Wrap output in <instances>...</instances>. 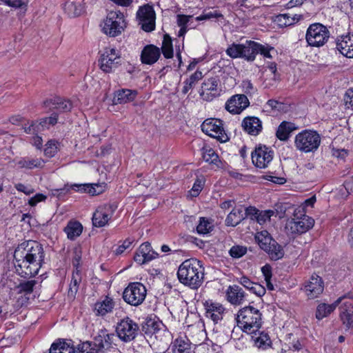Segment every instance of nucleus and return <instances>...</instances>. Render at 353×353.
I'll list each match as a JSON object with an SVG mask.
<instances>
[{"instance_id":"8fccbe9b","label":"nucleus","mask_w":353,"mask_h":353,"mask_svg":"<svg viewBox=\"0 0 353 353\" xmlns=\"http://www.w3.org/2000/svg\"><path fill=\"white\" fill-rule=\"evenodd\" d=\"M58 115L57 113H52L50 117H45L40 119L38 121L39 125L41 130V131L45 129L49 128L50 125H54L57 123Z\"/></svg>"},{"instance_id":"49530a36","label":"nucleus","mask_w":353,"mask_h":353,"mask_svg":"<svg viewBox=\"0 0 353 353\" xmlns=\"http://www.w3.org/2000/svg\"><path fill=\"white\" fill-rule=\"evenodd\" d=\"M75 353H99L96 342L85 341L78 345Z\"/></svg>"},{"instance_id":"2eb2a0df","label":"nucleus","mask_w":353,"mask_h":353,"mask_svg":"<svg viewBox=\"0 0 353 353\" xmlns=\"http://www.w3.org/2000/svg\"><path fill=\"white\" fill-rule=\"evenodd\" d=\"M219 83V79L217 77L205 79L199 92L201 97L206 101H211L219 96L221 90L218 88Z\"/></svg>"},{"instance_id":"9b49d317","label":"nucleus","mask_w":353,"mask_h":353,"mask_svg":"<svg viewBox=\"0 0 353 353\" xmlns=\"http://www.w3.org/2000/svg\"><path fill=\"white\" fill-rule=\"evenodd\" d=\"M201 130L205 134L216 138L221 142H225L228 139V136L225 133L222 121L220 119H206L201 125Z\"/></svg>"},{"instance_id":"20e7f679","label":"nucleus","mask_w":353,"mask_h":353,"mask_svg":"<svg viewBox=\"0 0 353 353\" xmlns=\"http://www.w3.org/2000/svg\"><path fill=\"white\" fill-rule=\"evenodd\" d=\"M321 143L320 134L315 130H304L294 138V146L297 150L304 152H315Z\"/></svg>"},{"instance_id":"680f3d73","label":"nucleus","mask_w":353,"mask_h":353,"mask_svg":"<svg viewBox=\"0 0 353 353\" xmlns=\"http://www.w3.org/2000/svg\"><path fill=\"white\" fill-rule=\"evenodd\" d=\"M212 18H216V19L223 18V15L217 10L210 11L208 12H203L202 14L197 17L196 18V20L199 21H203V20L211 19Z\"/></svg>"},{"instance_id":"37998d69","label":"nucleus","mask_w":353,"mask_h":353,"mask_svg":"<svg viewBox=\"0 0 353 353\" xmlns=\"http://www.w3.org/2000/svg\"><path fill=\"white\" fill-rule=\"evenodd\" d=\"M64 10L71 17L79 16L83 12V7L80 3L68 1L64 6Z\"/></svg>"},{"instance_id":"603ef678","label":"nucleus","mask_w":353,"mask_h":353,"mask_svg":"<svg viewBox=\"0 0 353 353\" xmlns=\"http://www.w3.org/2000/svg\"><path fill=\"white\" fill-rule=\"evenodd\" d=\"M190 345L183 339H176L174 342V353H190Z\"/></svg>"},{"instance_id":"bf43d9fd","label":"nucleus","mask_w":353,"mask_h":353,"mask_svg":"<svg viewBox=\"0 0 353 353\" xmlns=\"http://www.w3.org/2000/svg\"><path fill=\"white\" fill-rule=\"evenodd\" d=\"M256 46H257L256 47V55L257 54H261L265 58H268V59L272 58V55L270 54V51L274 50L273 47L270 46L268 45H265V46L262 45L257 42H256Z\"/></svg>"},{"instance_id":"c85d7f7f","label":"nucleus","mask_w":353,"mask_h":353,"mask_svg":"<svg viewBox=\"0 0 353 353\" xmlns=\"http://www.w3.org/2000/svg\"><path fill=\"white\" fill-rule=\"evenodd\" d=\"M340 316L347 327L353 326V305L350 301L345 302L340 307Z\"/></svg>"},{"instance_id":"6e6d98bb","label":"nucleus","mask_w":353,"mask_h":353,"mask_svg":"<svg viewBox=\"0 0 353 353\" xmlns=\"http://www.w3.org/2000/svg\"><path fill=\"white\" fill-rule=\"evenodd\" d=\"M57 141L54 140L48 141L44 149L45 155L48 157H54L57 152Z\"/></svg>"},{"instance_id":"cd10ccee","label":"nucleus","mask_w":353,"mask_h":353,"mask_svg":"<svg viewBox=\"0 0 353 353\" xmlns=\"http://www.w3.org/2000/svg\"><path fill=\"white\" fill-rule=\"evenodd\" d=\"M343 299V297H339L334 303L330 305L326 303L319 304L316 308V318L318 320H321L328 316L336 309Z\"/></svg>"},{"instance_id":"b1692460","label":"nucleus","mask_w":353,"mask_h":353,"mask_svg":"<svg viewBox=\"0 0 353 353\" xmlns=\"http://www.w3.org/2000/svg\"><path fill=\"white\" fill-rule=\"evenodd\" d=\"M115 306V302L113 299L106 296L103 299L99 300L94 307V312L96 315L104 316L108 313H111Z\"/></svg>"},{"instance_id":"f8f14e48","label":"nucleus","mask_w":353,"mask_h":353,"mask_svg":"<svg viewBox=\"0 0 353 353\" xmlns=\"http://www.w3.org/2000/svg\"><path fill=\"white\" fill-rule=\"evenodd\" d=\"M105 183H92V184H73L69 186L65 185L63 188L55 190L56 192H60V194H66L70 190L76 192H87L92 196L98 195L104 192Z\"/></svg>"},{"instance_id":"1a4fd4ad","label":"nucleus","mask_w":353,"mask_h":353,"mask_svg":"<svg viewBox=\"0 0 353 353\" xmlns=\"http://www.w3.org/2000/svg\"><path fill=\"white\" fill-rule=\"evenodd\" d=\"M137 19L143 30L150 32L155 29L156 14L152 6H140L137 12Z\"/></svg>"},{"instance_id":"774afa93","label":"nucleus","mask_w":353,"mask_h":353,"mask_svg":"<svg viewBox=\"0 0 353 353\" xmlns=\"http://www.w3.org/2000/svg\"><path fill=\"white\" fill-rule=\"evenodd\" d=\"M14 188L19 191L23 192L26 195H30L34 192V190L30 187H28L23 183H18L14 185Z\"/></svg>"},{"instance_id":"9d476101","label":"nucleus","mask_w":353,"mask_h":353,"mask_svg":"<svg viewBox=\"0 0 353 353\" xmlns=\"http://www.w3.org/2000/svg\"><path fill=\"white\" fill-rule=\"evenodd\" d=\"M314 224V220L305 214L289 221L286 225L288 232L291 234H301L307 232Z\"/></svg>"},{"instance_id":"7ed1b4c3","label":"nucleus","mask_w":353,"mask_h":353,"mask_svg":"<svg viewBox=\"0 0 353 353\" xmlns=\"http://www.w3.org/2000/svg\"><path fill=\"white\" fill-rule=\"evenodd\" d=\"M236 321L237 326L244 332L253 333L261 326V314L252 306H246L238 312Z\"/></svg>"},{"instance_id":"a878e982","label":"nucleus","mask_w":353,"mask_h":353,"mask_svg":"<svg viewBox=\"0 0 353 353\" xmlns=\"http://www.w3.org/2000/svg\"><path fill=\"white\" fill-rule=\"evenodd\" d=\"M227 299L233 305H240L245 297L244 291L238 285L230 286L227 290Z\"/></svg>"},{"instance_id":"5701e85b","label":"nucleus","mask_w":353,"mask_h":353,"mask_svg":"<svg viewBox=\"0 0 353 353\" xmlns=\"http://www.w3.org/2000/svg\"><path fill=\"white\" fill-rule=\"evenodd\" d=\"M241 126L245 132L252 136L258 135L263 129L261 121L256 117H247L243 119Z\"/></svg>"},{"instance_id":"052dcab7","label":"nucleus","mask_w":353,"mask_h":353,"mask_svg":"<svg viewBox=\"0 0 353 353\" xmlns=\"http://www.w3.org/2000/svg\"><path fill=\"white\" fill-rule=\"evenodd\" d=\"M247 252V248L242 245H234L232 246L229 253L230 256L233 258H240L245 255Z\"/></svg>"},{"instance_id":"864d4df0","label":"nucleus","mask_w":353,"mask_h":353,"mask_svg":"<svg viewBox=\"0 0 353 353\" xmlns=\"http://www.w3.org/2000/svg\"><path fill=\"white\" fill-rule=\"evenodd\" d=\"M37 284V281L34 280H30L20 283L17 286L19 292L20 293H25L26 294H31L33 292L34 288Z\"/></svg>"},{"instance_id":"6e6552de","label":"nucleus","mask_w":353,"mask_h":353,"mask_svg":"<svg viewBox=\"0 0 353 353\" xmlns=\"http://www.w3.org/2000/svg\"><path fill=\"white\" fill-rule=\"evenodd\" d=\"M139 330L138 324L128 316L118 322L116 327L118 337L124 342L134 340L138 334Z\"/></svg>"},{"instance_id":"6ab92c4d","label":"nucleus","mask_w":353,"mask_h":353,"mask_svg":"<svg viewBox=\"0 0 353 353\" xmlns=\"http://www.w3.org/2000/svg\"><path fill=\"white\" fill-rule=\"evenodd\" d=\"M205 316L217 323L223 319L225 307L220 303L212 300H207L203 303Z\"/></svg>"},{"instance_id":"f704fd0d","label":"nucleus","mask_w":353,"mask_h":353,"mask_svg":"<svg viewBox=\"0 0 353 353\" xmlns=\"http://www.w3.org/2000/svg\"><path fill=\"white\" fill-rule=\"evenodd\" d=\"M49 353H75V347L64 340H59L52 344Z\"/></svg>"},{"instance_id":"4c0bfd02","label":"nucleus","mask_w":353,"mask_h":353,"mask_svg":"<svg viewBox=\"0 0 353 353\" xmlns=\"http://www.w3.org/2000/svg\"><path fill=\"white\" fill-rule=\"evenodd\" d=\"M44 161L42 159H30L23 158L17 162V165L20 168L33 169L34 168H41L43 165Z\"/></svg>"},{"instance_id":"5fc2aeb1","label":"nucleus","mask_w":353,"mask_h":353,"mask_svg":"<svg viewBox=\"0 0 353 353\" xmlns=\"http://www.w3.org/2000/svg\"><path fill=\"white\" fill-rule=\"evenodd\" d=\"M283 103L274 99H270L267 101V103L265 105V107L266 108L267 112L270 111H278L280 112L283 110Z\"/></svg>"},{"instance_id":"f257e3e1","label":"nucleus","mask_w":353,"mask_h":353,"mask_svg":"<svg viewBox=\"0 0 353 353\" xmlns=\"http://www.w3.org/2000/svg\"><path fill=\"white\" fill-rule=\"evenodd\" d=\"M42 245L36 241H26L14 250L13 264L16 272L24 278H30L38 274L44 261Z\"/></svg>"},{"instance_id":"a19ab883","label":"nucleus","mask_w":353,"mask_h":353,"mask_svg":"<svg viewBox=\"0 0 353 353\" xmlns=\"http://www.w3.org/2000/svg\"><path fill=\"white\" fill-rule=\"evenodd\" d=\"M203 78L201 71L196 70L190 77L184 81V86L182 89V93L185 94L190 90L193 88L196 83Z\"/></svg>"},{"instance_id":"2f4dec72","label":"nucleus","mask_w":353,"mask_h":353,"mask_svg":"<svg viewBox=\"0 0 353 353\" xmlns=\"http://www.w3.org/2000/svg\"><path fill=\"white\" fill-rule=\"evenodd\" d=\"M83 231V226L79 221H70L64 228L68 239L71 241L75 240L79 236Z\"/></svg>"},{"instance_id":"473e14b6","label":"nucleus","mask_w":353,"mask_h":353,"mask_svg":"<svg viewBox=\"0 0 353 353\" xmlns=\"http://www.w3.org/2000/svg\"><path fill=\"white\" fill-rule=\"evenodd\" d=\"M270 259L272 261H278L282 259L284 256L285 252L283 247L279 245L276 240L272 241V243L267 247V250H263Z\"/></svg>"},{"instance_id":"3c124183","label":"nucleus","mask_w":353,"mask_h":353,"mask_svg":"<svg viewBox=\"0 0 353 353\" xmlns=\"http://www.w3.org/2000/svg\"><path fill=\"white\" fill-rule=\"evenodd\" d=\"M205 182V179L203 176H200L196 178L191 190L190 191L192 196H197L199 194L200 192L203 188Z\"/></svg>"},{"instance_id":"393cba45","label":"nucleus","mask_w":353,"mask_h":353,"mask_svg":"<svg viewBox=\"0 0 353 353\" xmlns=\"http://www.w3.org/2000/svg\"><path fill=\"white\" fill-rule=\"evenodd\" d=\"M138 92L135 90L121 89L114 92L113 103L114 104H123L131 102L135 99Z\"/></svg>"},{"instance_id":"ea45409f","label":"nucleus","mask_w":353,"mask_h":353,"mask_svg":"<svg viewBox=\"0 0 353 353\" xmlns=\"http://www.w3.org/2000/svg\"><path fill=\"white\" fill-rule=\"evenodd\" d=\"M201 154L203 159L207 163L217 165L219 161L218 154L209 145H203L201 148Z\"/></svg>"},{"instance_id":"f03ea898","label":"nucleus","mask_w":353,"mask_h":353,"mask_svg":"<svg viewBox=\"0 0 353 353\" xmlns=\"http://www.w3.org/2000/svg\"><path fill=\"white\" fill-rule=\"evenodd\" d=\"M177 276L183 285L192 289H197L203 282L204 269L199 261L185 260L179 267Z\"/></svg>"},{"instance_id":"09e8293b","label":"nucleus","mask_w":353,"mask_h":353,"mask_svg":"<svg viewBox=\"0 0 353 353\" xmlns=\"http://www.w3.org/2000/svg\"><path fill=\"white\" fill-rule=\"evenodd\" d=\"M243 43H233L228 46L226 54L232 59L242 58Z\"/></svg>"},{"instance_id":"c756f323","label":"nucleus","mask_w":353,"mask_h":353,"mask_svg":"<svg viewBox=\"0 0 353 353\" xmlns=\"http://www.w3.org/2000/svg\"><path fill=\"white\" fill-rule=\"evenodd\" d=\"M239 283L245 288L249 290L252 293L262 296L265 293V288L257 283L252 282L248 277L243 276L239 279Z\"/></svg>"},{"instance_id":"39448f33","label":"nucleus","mask_w":353,"mask_h":353,"mask_svg":"<svg viewBox=\"0 0 353 353\" xmlns=\"http://www.w3.org/2000/svg\"><path fill=\"white\" fill-rule=\"evenodd\" d=\"M123 13L120 10L110 11L101 24L102 32L111 37L120 35L126 28Z\"/></svg>"},{"instance_id":"a18cd8bd","label":"nucleus","mask_w":353,"mask_h":353,"mask_svg":"<svg viewBox=\"0 0 353 353\" xmlns=\"http://www.w3.org/2000/svg\"><path fill=\"white\" fill-rule=\"evenodd\" d=\"M214 228L212 221L205 217H201L196 226V232L199 234H206L210 233Z\"/></svg>"},{"instance_id":"4be33fe9","label":"nucleus","mask_w":353,"mask_h":353,"mask_svg":"<svg viewBox=\"0 0 353 353\" xmlns=\"http://www.w3.org/2000/svg\"><path fill=\"white\" fill-rule=\"evenodd\" d=\"M43 106L50 110H57L59 112H68L72 110V103L68 99L55 97L43 101Z\"/></svg>"},{"instance_id":"72a5a7b5","label":"nucleus","mask_w":353,"mask_h":353,"mask_svg":"<svg viewBox=\"0 0 353 353\" xmlns=\"http://www.w3.org/2000/svg\"><path fill=\"white\" fill-rule=\"evenodd\" d=\"M256 42L251 40H246L243 43L242 59L247 61H253L256 58Z\"/></svg>"},{"instance_id":"bb28decb","label":"nucleus","mask_w":353,"mask_h":353,"mask_svg":"<svg viewBox=\"0 0 353 353\" xmlns=\"http://www.w3.org/2000/svg\"><path fill=\"white\" fill-rule=\"evenodd\" d=\"M114 337V334H108L106 331L102 330L94 339L97 348H99V352L110 349Z\"/></svg>"},{"instance_id":"13d9d810","label":"nucleus","mask_w":353,"mask_h":353,"mask_svg":"<svg viewBox=\"0 0 353 353\" xmlns=\"http://www.w3.org/2000/svg\"><path fill=\"white\" fill-rule=\"evenodd\" d=\"M274 214V212L271 210L260 211L256 221L260 225L265 223L270 220L271 216Z\"/></svg>"},{"instance_id":"ddd939ff","label":"nucleus","mask_w":353,"mask_h":353,"mask_svg":"<svg viewBox=\"0 0 353 353\" xmlns=\"http://www.w3.org/2000/svg\"><path fill=\"white\" fill-rule=\"evenodd\" d=\"M274 152L265 145H259L252 152L253 163L259 168H265L272 161Z\"/></svg>"},{"instance_id":"0eeeda50","label":"nucleus","mask_w":353,"mask_h":353,"mask_svg":"<svg viewBox=\"0 0 353 353\" xmlns=\"http://www.w3.org/2000/svg\"><path fill=\"white\" fill-rule=\"evenodd\" d=\"M147 290L139 282L130 283L123 292V299L128 304L133 306L141 305L145 299Z\"/></svg>"},{"instance_id":"423d86ee","label":"nucleus","mask_w":353,"mask_h":353,"mask_svg":"<svg viewBox=\"0 0 353 353\" xmlns=\"http://www.w3.org/2000/svg\"><path fill=\"white\" fill-rule=\"evenodd\" d=\"M330 36L327 28L320 23H314L309 26L305 33L307 46L320 48L329 40Z\"/></svg>"},{"instance_id":"412c9836","label":"nucleus","mask_w":353,"mask_h":353,"mask_svg":"<svg viewBox=\"0 0 353 353\" xmlns=\"http://www.w3.org/2000/svg\"><path fill=\"white\" fill-rule=\"evenodd\" d=\"M161 56V50L154 45L145 46L141 51V60L144 64L152 65Z\"/></svg>"},{"instance_id":"79ce46f5","label":"nucleus","mask_w":353,"mask_h":353,"mask_svg":"<svg viewBox=\"0 0 353 353\" xmlns=\"http://www.w3.org/2000/svg\"><path fill=\"white\" fill-rule=\"evenodd\" d=\"M255 239L259 247L263 250H267V247L274 241L267 230H263L257 232L255 235Z\"/></svg>"},{"instance_id":"4468645a","label":"nucleus","mask_w":353,"mask_h":353,"mask_svg":"<svg viewBox=\"0 0 353 353\" xmlns=\"http://www.w3.org/2000/svg\"><path fill=\"white\" fill-rule=\"evenodd\" d=\"M115 209L116 206L113 204L99 206L92 216L93 225L97 228L105 226L111 219Z\"/></svg>"},{"instance_id":"7c9ffc66","label":"nucleus","mask_w":353,"mask_h":353,"mask_svg":"<svg viewBox=\"0 0 353 353\" xmlns=\"http://www.w3.org/2000/svg\"><path fill=\"white\" fill-rule=\"evenodd\" d=\"M295 130L296 127L294 123L283 121L277 128L276 136L280 141H285L290 138V133Z\"/></svg>"},{"instance_id":"de8ad7c7","label":"nucleus","mask_w":353,"mask_h":353,"mask_svg":"<svg viewBox=\"0 0 353 353\" xmlns=\"http://www.w3.org/2000/svg\"><path fill=\"white\" fill-rule=\"evenodd\" d=\"M138 250L148 262L158 256V254L152 250L151 245L148 242L142 243Z\"/></svg>"},{"instance_id":"aec40b11","label":"nucleus","mask_w":353,"mask_h":353,"mask_svg":"<svg viewBox=\"0 0 353 353\" xmlns=\"http://www.w3.org/2000/svg\"><path fill=\"white\" fill-rule=\"evenodd\" d=\"M336 48L345 57L353 58V33L339 38L336 41Z\"/></svg>"},{"instance_id":"0e129e2a","label":"nucleus","mask_w":353,"mask_h":353,"mask_svg":"<svg viewBox=\"0 0 353 353\" xmlns=\"http://www.w3.org/2000/svg\"><path fill=\"white\" fill-rule=\"evenodd\" d=\"M259 212L260 210L255 207L250 206L245 210V218L248 217L253 221H256Z\"/></svg>"},{"instance_id":"4d7b16f0","label":"nucleus","mask_w":353,"mask_h":353,"mask_svg":"<svg viewBox=\"0 0 353 353\" xmlns=\"http://www.w3.org/2000/svg\"><path fill=\"white\" fill-rule=\"evenodd\" d=\"M261 272L265 278V281L267 284V287L270 290H274V286L271 283V278H272V268L270 265H265L261 268Z\"/></svg>"},{"instance_id":"c9c22d12","label":"nucleus","mask_w":353,"mask_h":353,"mask_svg":"<svg viewBox=\"0 0 353 353\" xmlns=\"http://www.w3.org/2000/svg\"><path fill=\"white\" fill-rule=\"evenodd\" d=\"M245 219V214L241 208H234L225 219L228 226L234 227Z\"/></svg>"},{"instance_id":"dca6fc26","label":"nucleus","mask_w":353,"mask_h":353,"mask_svg":"<svg viewBox=\"0 0 353 353\" xmlns=\"http://www.w3.org/2000/svg\"><path fill=\"white\" fill-rule=\"evenodd\" d=\"M324 290V282L321 276L313 274L304 285V291L310 299L319 297Z\"/></svg>"},{"instance_id":"58836bf2","label":"nucleus","mask_w":353,"mask_h":353,"mask_svg":"<svg viewBox=\"0 0 353 353\" xmlns=\"http://www.w3.org/2000/svg\"><path fill=\"white\" fill-rule=\"evenodd\" d=\"M81 281V277L78 270L72 273L70 283L69 285L68 296L70 299H74L79 290V285Z\"/></svg>"},{"instance_id":"a211bd4d","label":"nucleus","mask_w":353,"mask_h":353,"mask_svg":"<svg viewBox=\"0 0 353 353\" xmlns=\"http://www.w3.org/2000/svg\"><path fill=\"white\" fill-rule=\"evenodd\" d=\"M250 105V101L245 94H234L225 103V109L230 113L240 114Z\"/></svg>"},{"instance_id":"338daca9","label":"nucleus","mask_w":353,"mask_h":353,"mask_svg":"<svg viewBox=\"0 0 353 353\" xmlns=\"http://www.w3.org/2000/svg\"><path fill=\"white\" fill-rule=\"evenodd\" d=\"M344 101L345 105L353 109V88H349L345 94Z\"/></svg>"},{"instance_id":"e433bc0d","label":"nucleus","mask_w":353,"mask_h":353,"mask_svg":"<svg viewBox=\"0 0 353 353\" xmlns=\"http://www.w3.org/2000/svg\"><path fill=\"white\" fill-rule=\"evenodd\" d=\"M252 338L254 342V345L259 349L267 350L272 345V341L269 335L264 332H259L258 335L255 334Z\"/></svg>"},{"instance_id":"69168bd1","label":"nucleus","mask_w":353,"mask_h":353,"mask_svg":"<svg viewBox=\"0 0 353 353\" xmlns=\"http://www.w3.org/2000/svg\"><path fill=\"white\" fill-rule=\"evenodd\" d=\"M24 131L28 134H37L39 132L41 131L38 121H32L31 125L29 126L24 127Z\"/></svg>"},{"instance_id":"e2e57ef3","label":"nucleus","mask_w":353,"mask_h":353,"mask_svg":"<svg viewBox=\"0 0 353 353\" xmlns=\"http://www.w3.org/2000/svg\"><path fill=\"white\" fill-rule=\"evenodd\" d=\"M243 92L247 95L252 96L256 92V88L253 85L250 80H243L241 83Z\"/></svg>"},{"instance_id":"f3484780","label":"nucleus","mask_w":353,"mask_h":353,"mask_svg":"<svg viewBox=\"0 0 353 353\" xmlns=\"http://www.w3.org/2000/svg\"><path fill=\"white\" fill-rule=\"evenodd\" d=\"M119 59L115 49L106 48L99 60L100 68L106 73L111 72L118 65Z\"/></svg>"},{"instance_id":"c03bdc74","label":"nucleus","mask_w":353,"mask_h":353,"mask_svg":"<svg viewBox=\"0 0 353 353\" xmlns=\"http://www.w3.org/2000/svg\"><path fill=\"white\" fill-rule=\"evenodd\" d=\"M161 49L165 58L170 59L173 57L172 41L169 34H164Z\"/></svg>"}]
</instances>
